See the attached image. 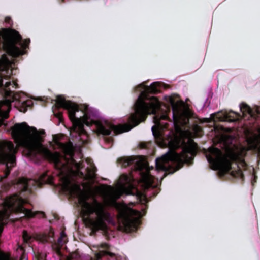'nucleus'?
Instances as JSON below:
<instances>
[{"mask_svg":"<svg viewBox=\"0 0 260 260\" xmlns=\"http://www.w3.org/2000/svg\"><path fill=\"white\" fill-rule=\"evenodd\" d=\"M160 84L159 82H154L149 86L143 83L138 85V87L144 89V91L141 92L135 103V112L129 117V123L123 125H115L107 120L94 121L97 134L109 136L113 132L112 135L115 136L128 132L140 122L144 121L148 114L156 115L157 111L161 109V103L156 97H150L149 94H156L159 93Z\"/></svg>","mask_w":260,"mask_h":260,"instance_id":"1","label":"nucleus"},{"mask_svg":"<svg viewBox=\"0 0 260 260\" xmlns=\"http://www.w3.org/2000/svg\"><path fill=\"white\" fill-rule=\"evenodd\" d=\"M30 127L25 122L16 123L11 127L12 136L16 144L24 148L30 157H35L38 154L42 155L50 162L53 164L60 176L66 175L69 169L68 161L60 153L52 152L44 147L40 142L41 137L37 133V129L32 127L35 133L31 134Z\"/></svg>","mask_w":260,"mask_h":260,"instance_id":"2","label":"nucleus"},{"mask_svg":"<svg viewBox=\"0 0 260 260\" xmlns=\"http://www.w3.org/2000/svg\"><path fill=\"white\" fill-rule=\"evenodd\" d=\"M82 206V214L84 223L93 232L99 230L106 231L108 226L107 222L111 221V215L107 211L104 205L94 199L92 202H88L85 198L80 200Z\"/></svg>","mask_w":260,"mask_h":260,"instance_id":"3","label":"nucleus"},{"mask_svg":"<svg viewBox=\"0 0 260 260\" xmlns=\"http://www.w3.org/2000/svg\"><path fill=\"white\" fill-rule=\"evenodd\" d=\"M38 183L39 181L35 179L19 178L18 185L21 188L20 191L18 194L16 193L7 198L4 201V206L10 210L23 213L28 218L34 217L37 213L24 207L23 205L26 201L23 198H27L32 193V188L37 186Z\"/></svg>","mask_w":260,"mask_h":260,"instance_id":"4","label":"nucleus"},{"mask_svg":"<svg viewBox=\"0 0 260 260\" xmlns=\"http://www.w3.org/2000/svg\"><path fill=\"white\" fill-rule=\"evenodd\" d=\"M12 85L10 81L3 84V80H0V87L4 89L5 99L0 101V127L4 125V120L9 117V114L11 109L12 102H15V107L22 112H25L28 107L33 106L31 100L27 99L23 92L15 93L11 91L10 86Z\"/></svg>","mask_w":260,"mask_h":260,"instance_id":"5","label":"nucleus"},{"mask_svg":"<svg viewBox=\"0 0 260 260\" xmlns=\"http://www.w3.org/2000/svg\"><path fill=\"white\" fill-rule=\"evenodd\" d=\"M197 153V144L193 141L185 144L180 153H174L173 154H166L156 159V171H167L170 161L176 163L179 168L184 164L191 165L193 163L194 157Z\"/></svg>","mask_w":260,"mask_h":260,"instance_id":"6","label":"nucleus"},{"mask_svg":"<svg viewBox=\"0 0 260 260\" xmlns=\"http://www.w3.org/2000/svg\"><path fill=\"white\" fill-rule=\"evenodd\" d=\"M221 149L216 147L209 148L205 153L210 167L217 170L218 177L226 180L228 175V135H225Z\"/></svg>","mask_w":260,"mask_h":260,"instance_id":"7","label":"nucleus"},{"mask_svg":"<svg viewBox=\"0 0 260 260\" xmlns=\"http://www.w3.org/2000/svg\"><path fill=\"white\" fill-rule=\"evenodd\" d=\"M56 107L58 110L62 108L67 110L69 117L72 122L75 128L77 129L79 134H85L86 133L84 128V125L89 126L90 122L88 121L87 112L88 107L85 106L83 111V117L80 118L76 117V113L80 111V108L77 104L70 101H67L62 95H58L56 98Z\"/></svg>","mask_w":260,"mask_h":260,"instance_id":"8","label":"nucleus"},{"mask_svg":"<svg viewBox=\"0 0 260 260\" xmlns=\"http://www.w3.org/2000/svg\"><path fill=\"white\" fill-rule=\"evenodd\" d=\"M20 34L15 29H10L7 38L5 39L3 47L4 50L10 56L18 57L23 54V51L17 46L20 45L23 49H26L30 42L29 39H26L22 42Z\"/></svg>","mask_w":260,"mask_h":260,"instance_id":"9","label":"nucleus"},{"mask_svg":"<svg viewBox=\"0 0 260 260\" xmlns=\"http://www.w3.org/2000/svg\"><path fill=\"white\" fill-rule=\"evenodd\" d=\"M17 149L11 141L0 142V162L5 165L3 176L0 175V182L7 178L12 167L16 165V154Z\"/></svg>","mask_w":260,"mask_h":260,"instance_id":"10","label":"nucleus"},{"mask_svg":"<svg viewBox=\"0 0 260 260\" xmlns=\"http://www.w3.org/2000/svg\"><path fill=\"white\" fill-rule=\"evenodd\" d=\"M169 102L172 109L174 127L176 129H178L180 128L181 125L186 124L188 121V119H186L184 117V115L181 112V106L178 102H175L172 97H170Z\"/></svg>","mask_w":260,"mask_h":260,"instance_id":"11","label":"nucleus"},{"mask_svg":"<svg viewBox=\"0 0 260 260\" xmlns=\"http://www.w3.org/2000/svg\"><path fill=\"white\" fill-rule=\"evenodd\" d=\"M120 218L124 231L132 232L137 230L139 222L137 218L126 213H123L120 215Z\"/></svg>","mask_w":260,"mask_h":260,"instance_id":"12","label":"nucleus"},{"mask_svg":"<svg viewBox=\"0 0 260 260\" xmlns=\"http://www.w3.org/2000/svg\"><path fill=\"white\" fill-rule=\"evenodd\" d=\"M120 179L122 181L121 185V190L127 194H131L132 193L131 188L133 187L132 183L134 181L133 177L123 174L121 175Z\"/></svg>","mask_w":260,"mask_h":260,"instance_id":"13","label":"nucleus"},{"mask_svg":"<svg viewBox=\"0 0 260 260\" xmlns=\"http://www.w3.org/2000/svg\"><path fill=\"white\" fill-rule=\"evenodd\" d=\"M101 247L105 250H101L95 254L94 257L91 258V260H105L109 258H114L115 254L109 251V245L106 243L103 244Z\"/></svg>","mask_w":260,"mask_h":260,"instance_id":"14","label":"nucleus"},{"mask_svg":"<svg viewBox=\"0 0 260 260\" xmlns=\"http://www.w3.org/2000/svg\"><path fill=\"white\" fill-rule=\"evenodd\" d=\"M154 180L155 177L151 174L149 169L141 173V180L146 187H152L154 186Z\"/></svg>","mask_w":260,"mask_h":260,"instance_id":"15","label":"nucleus"},{"mask_svg":"<svg viewBox=\"0 0 260 260\" xmlns=\"http://www.w3.org/2000/svg\"><path fill=\"white\" fill-rule=\"evenodd\" d=\"M57 145L66 155H69L70 157H72L74 155V146L72 142L70 141L66 143L57 142Z\"/></svg>","mask_w":260,"mask_h":260,"instance_id":"16","label":"nucleus"},{"mask_svg":"<svg viewBox=\"0 0 260 260\" xmlns=\"http://www.w3.org/2000/svg\"><path fill=\"white\" fill-rule=\"evenodd\" d=\"M67 242V237L64 231H61L60 233V236L58 239L57 242L54 243V246H55L56 252L59 254L60 253V249L63 245Z\"/></svg>","mask_w":260,"mask_h":260,"instance_id":"17","label":"nucleus"},{"mask_svg":"<svg viewBox=\"0 0 260 260\" xmlns=\"http://www.w3.org/2000/svg\"><path fill=\"white\" fill-rule=\"evenodd\" d=\"M212 119L215 123L216 122L228 121V113L226 112L219 111L211 115Z\"/></svg>","mask_w":260,"mask_h":260,"instance_id":"18","label":"nucleus"},{"mask_svg":"<svg viewBox=\"0 0 260 260\" xmlns=\"http://www.w3.org/2000/svg\"><path fill=\"white\" fill-rule=\"evenodd\" d=\"M10 65V61L7 55L4 54L2 55L0 58V72H8L9 67Z\"/></svg>","mask_w":260,"mask_h":260,"instance_id":"19","label":"nucleus"},{"mask_svg":"<svg viewBox=\"0 0 260 260\" xmlns=\"http://www.w3.org/2000/svg\"><path fill=\"white\" fill-rule=\"evenodd\" d=\"M86 170L87 174L85 179L86 180L93 181L96 179L97 168L94 165H91L90 167L87 168Z\"/></svg>","mask_w":260,"mask_h":260,"instance_id":"20","label":"nucleus"},{"mask_svg":"<svg viewBox=\"0 0 260 260\" xmlns=\"http://www.w3.org/2000/svg\"><path fill=\"white\" fill-rule=\"evenodd\" d=\"M54 232L53 230L51 229L47 234H44L41 235L40 239L42 242L44 243H53L54 241Z\"/></svg>","mask_w":260,"mask_h":260,"instance_id":"21","label":"nucleus"},{"mask_svg":"<svg viewBox=\"0 0 260 260\" xmlns=\"http://www.w3.org/2000/svg\"><path fill=\"white\" fill-rule=\"evenodd\" d=\"M16 257L18 259V260H27L24 248L21 245H18V248L17 249Z\"/></svg>","mask_w":260,"mask_h":260,"instance_id":"22","label":"nucleus"},{"mask_svg":"<svg viewBox=\"0 0 260 260\" xmlns=\"http://www.w3.org/2000/svg\"><path fill=\"white\" fill-rule=\"evenodd\" d=\"M118 160L122 164V166L124 167H127L133 164L136 161V159L132 157H122L119 158Z\"/></svg>","mask_w":260,"mask_h":260,"instance_id":"23","label":"nucleus"},{"mask_svg":"<svg viewBox=\"0 0 260 260\" xmlns=\"http://www.w3.org/2000/svg\"><path fill=\"white\" fill-rule=\"evenodd\" d=\"M161 120L171 121L167 114H162L160 116L156 115L154 118V123L159 127L161 126L160 122Z\"/></svg>","mask_w":260,"mask_h":260,"instance_id":"24","label":"nucleus"},{"mask_svg":"<svg viewBox=\"0 0 260 260\" xmlns=\"http://www.w3.org/2000/svg\"><path fill=\"white\" fill-rule=\"evenodd\" d=\"M67 189L71 196H75L80 190V187L78 184H75L71 186H68Z\"/></svg>","mask_w":260,"mask_h":260,"instance_id":"25","label":"nucleus"},{"mask_svg":"<svg viewBox=\"0 0 260 260\" xmlns=\"http://www.w3.org/2000/svg\"><path fill=\"white\" fill-rule=\"evenodd\" d=\"M5 218V213L3 211H0V236L3 231L5 224L4 220Z\"/></svg>","mask_w":260,"mask_h":260,"instance_id":"26","label":"nucleus"},{"mask_svg":"<svg viewBox=\"0 0 260 260\" xmlns=\"http://www.w3.org/2000/svg\"><path fill=\"white\" fill-rule=\"evenodd\" d=\"M22 237L23 241L25 243H29L31 242V241L33 239V237L31 236H30L25 230H24L23 231Z\"/></svg>","mask_w":260,"mask_h":260,"instance_id":"27","label":"nucleus"},{"mask_svg":"<svg viewBox=\"0 0 260 260\" xmlns=\"http://www.w3.org/2000/svg\"><path fill=\"white\" fill-rule=\"evenodd\" d=\"M0 260H11V255L0 249Z\"/></svg>","mask_w":260,"mask_h":260,"instance_id":"28","label":"nucleus"},{"mask_svg":"<svg viewBox=\"0 0 260 260\" xmlns=\"http://www.w3.org/2000/svg\"><path fill=\"white\" fill-rule=\"evenodd\" d=\"M54 115L57 118L60 122H61L63 120V115L62 113L58 111L57 112H54Z\"/></svg>","mask_w":260,"mask_h":260,"instance_id":"29","label":"nucleus"},{"mask_svg":"<svg viewBox=\"0 0 260 260\" xmlns=\"http://www.w3.org/2000/svg\"><path fill=\"white\" fill-rule=\"evenodd\" d=\"M152 131L155 138H157L159 136V132L155 126H152Z\"/></svg>","mask_w":260,"mask_h":260,"instance_id":"30","label":"nucleus"},{"mask_svg":"<svg viewBox=\"0 0 260 260\" xmlns=\"http://www.w3.org/2000/svg\"><path fill=\"white\" fill-rule=\"evenodd\" d=\"M5 21L7 23L10 24L12 22V20L10 17H6L5 18Z\"/></svg>","mask_w":260,"mask_h":260,"instance_id":"31","label":"nucleus"},{"mask_svg":"<svg viewBox=\"0 0 260 260\" xmlns=\"http://www.w3.org/2000/svg\"><path fill=\"white\" fill-rule=\"evenodd\" d=\"M12 86L13 87H14V88H17L18 87V84L15 81H13L12 83Z\"/></svg>","mask_w":260,"mask_h":260,"instance_id":"32","label":"nucleus"},{"mask_svg":"<svg viewBox=\"0 0 260 260\" xmlns=\"http://www.w3.org/2000/svg\"><path fill=\"white\" fill-rule=\"evenodd\" d=\"M106 141L108 143H110L113 141V138L112 137L108 138L106 139Z\"/></svg>","mask_w":260,"mask_h":260,"instance_id":"33","label":"nucleus"},{"mask_svg":"<svg viewBox=\"0 0 260 260\" xmlns=\"http://www.w3.org/2000/svg\"><path fill=\"white\" fill-rule=\"evenodd\" d=\"M46 176L47 175L45 174H43L40 176V180L43 181H45V180H44V178L46 177Z\"/></svg>","mask_w":260,"mask_h":260,"instance_id":"34","label":"nucleus"},{"mask_svg":"<svg viewBox=\"0 0 260 260\" xmlns=\"http://www.w3.org/2000/svg\"><path fill=\"white\" fill-rule=\"evenodd\" d=\"M256 182V177H254V178L251 180V184L252 185H254V183Z\"/></svg>","mask_w":260,"mask_h":260,"instance_id":"35","label":"nucleus"},{"mask_svg":"<svg viewBox=\"0 0 260 260\" xmlns=\"http://www.w3.org/2000/svg\"><path fill=\"white\" fill-rule=\"evenodd\" d=\"M196 128V129H197L199 131H201L202 130L201 127H199V126H197Z\"/></svg>","mask_w":260,"mask_h":260,"instance_id":"36","label":"nucleus"},{"mask_svg":"<svg viewBox=\"0 0 260 260\" xmlns=\"http://www.w3.org/2000/svg\"><path fill=\"white\" fill-rule=\"evenodd\" d=\"M80 174L82 177H84V176H85L84 174H83V173H82V172H80Z\"/></svg>","mask_w":260,"mask_h":260,"instance_id":"37","label":"nucleus"},{"mask_svg":"<svg viewBox=\"0 0 260 260\" xmlns=\"http://www.w3.org/2000/svg\"><path fill=\"white\" fill-rule=\"evenodd\" d=\"M168 124H166L165 125H164V128H167Z\"/></svg>","mask_w":260,"mask_h":260,"instance_id":"38","label":"nucleus"},{"mask_svg":"<svg viewBox=\"0 0 260 260\" xmlns=\"http://www.w3.org/2000/svg\"><path fill=\"white\" fill-rule=\"evenodd\" d=\"M224 130L225 132H228V128H224Z\"/></svg>","mask_w":260,"mask_h":260,"instance_id":"39","label":"nucleus"},{"mask_svg":"<svg viewBox=\"0 0 260 260\" xmlns=\"http://www.w3.org/2000/svg\"><path fill=\"white\" fill-rule=\"evenodd\" d=\"M168 111H169V112H170V107H168Z\"/></svg>","mask_w":260,"mask_h":260,"instance_id":"40","label":"nucleus"},{"mask_svg":"<svg viewBox=\"0 0 260 260\" xmlns=\"http://www.w3.org/2000/svg\"><path fill=\"white\" fill-rule=\"evenodd\" d=\"M57 215H54V218L56 219L57 218Z\"/></svg>","mask_w":260,"mask_h":260,"instance_id":"41","label":"nucleus"},{"mask_svg":"<svg viewBox=\"0 0 260 260\" xmlns=\"http://www.w3.org/2000/svg\"><path fill=\"white\" fill-rule=\"evenodd\" d=\"M142 148H145V146H144V145L143 146H142Z\"/></svg>","mask_w":260,"mask_h":260,"instance_id":"42","label":"nucleus"}]
</instances>
